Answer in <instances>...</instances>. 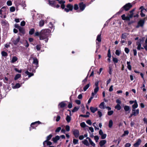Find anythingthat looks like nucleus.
<instances>
[{
  "mask_svg": "<svg viewBox=\"0 0 147 147\" xmlns=\"http://www.w3.org/2000/svg\"><path fill=\"white\" fill-rule=\"evenodd\" d=\"M50 33V30L48 29L42 30L40 32L39 38L40 40H45L47 42L49 39L48 37Z\"/></svg>",
  "mask_w": 147,
  "mask_h": 147,
  "instance_id": "obj_1",
  "label": "nucleus"
},
{
  "mask_svg": "<svg viewBox=\"0 0 147 147\" xmlns=\"http://www.w3.org/2000/svg\"><path fill=\"white\" fill-rule=\"evenodd\" d=\"M136 10V8H134L131 10L130 11L127 13H126L127 16L125 14L122 15L121 17L122 19L123 20L129 21L130 19L133 17L134 14V12Z\"/></svg>",
  "mask_w": 147,
  "mask_h": 147,
  "instance_id": "obj_2",
  "label": "nucleus"
},
{
  "mask_svg": "<svg viewBox=\"0 0 147 147\" xmlns=\"http://www.w3.org/2000/svg\"><path fill=\"white\" fill-rule=\"evenodd\" d=\"M132 7V5L130 3H129L125 4L122 8L119 11L117 12L118 14H120L123 11H127L129 10Z\"/></svg>",
  "mask_w": 147,
  "mask_h": 147,
  "instance_id": "obj_3",
  "label": "nucleus"
},
{
  "mask_svg": "<svg viewBox=\"0 0 147 147\" xmlns=\"http://www.w3.org/2000/svg\"><path fill=\"white\" fill-rule=\"evenodd\" d=\"M145 18H144L143 19L140 20L138 22V25L136 26V28H138L140 27H143L145 23Z\"/></svg>",
  "mask_w": 147,
  "mask_h": 147,
  "instance_id": "obj_4",
  "label": "nucleus"
},
{
  "mask_svg": "<svg viewBox=\"0 0 147 147\" xmlns=\"http://www.w3.org/2000/svg\"><path fill=\"white\" fill-rule=\"evenodd\" d=\"M73 6L70 4H68L66 6L67 8L64 9L65 11L68 12L69 11H72L73 9Z\"/></svg>",
  "mask_w": 147,
  "mask_h": 147,
  "instance_id": "obj_5",
  "label": "nucleus"
},
{
  "mask_svg": "<svg viewBox=\"0 0 147 147\" xmlns=\"http://www.w3.org/2000/svg\"><path fill=\"white\" fill-rule=\"evenodd\" d=\"M6 9L5 7H3L0 9V16L3 18V14H5Z\"/></svg>",
  "mask_w": 147,
  "mask_h": 147,
  "instance_id": "obj_6",
  "label": "nucleus"
},
{
  "mask_svg": "<svg viewBox=\"0 0 147 147\" xmlns=\"http://www.w3.org/2000/svg\"><path fill=\"white\" fill-rule=\"evenodd\" d=\"M20 37L19 36H18V38L14 39V38H12L11 40L13 43L15 45H17L20 41Z\"/></svg>",
  "mask_w": 147,
  "mask_h": 147,
  "instance_id": "obj_7",
  "label": "nucleus"
},
{
  "mask_svg": "<svg viewBox=\"0 0 147 147\" xmlns=\"http://www.w3.org/2000/svg\"><path fill=\"white\" fill-rule=\"evenodd\" d=\"M73 134L75 137H78L80 135L79 131L77 129H75L73 130Z\"/></svg>",
  "mask_w": 147,
  "mask_h": 147,
  "instance_id": "obj_8",
  "label": "nucleus"
},
{
  "mask_svg": "<svg viewBox=\"0 0 147 147\" xmlns=\"http://www.w3.org/2000/svg\"><path fill=\"white\" fill-rule=\"evenodd\" d=\"M99 107L102 109H104L105 108H106L108 109V111L110 110V108L109 107H106L104 106V102H102L100 103L99 105Z\"/></svg>",
  "mask_w": 147,
  "mask_h": 147,
  "instance_id": "obj_9",
  "label": "nucleus"
},
{
  "mask_svg": "<svg viewBox=\"0 0 147 147\" xmlns=\"http://www.w3.org/2000/svg\"><path fill=\"white\" fill-rule=\"evenodd\" d=\"M142 142V141L141 139L140 138L138 139L136 142L134 143L133 146L134 147H138L139 146L140 144Z\"/></svg>",
  "mask_w": 147,
  "mask_h": 147,
  "instance_id": "obj_10",
  "label": "nucleus"
},
{
  "mask_svg": "<svg viewBox=\"0 0 147 147\" xmlns=\"http://www.w3.org/2000/svg\"><path fill=\"white\" fill-rule=\"evenodd\" d=\"M79 5L80 10L82 11H83L86 7L85 4H84L83 2H82L80 3Z\"/></svg>",
  "mask_w": 147,
  "mask_h": 147,
  "instance_id": "obj_11",
  "label": "nucleus"
},
{
  "mask_svg": "<svg viewBox=\"0 0 147 147\" xmlns=\"http://www.w3.org/2000/svg\"><path fill=\"white\" fill-rule=\"evenodd\" d=\"M124 109L125 111L126 114L130 113V108L129 106L127 105L125 106L124 107Z\"/></svg>",
  "mask_w": 147,
  "mask_h": 147,
  "instance_id": "obj_12",
  "label": "nucleus"
},
{
  "mask_svg": "<svg viewBox=\"0 0 147 147\" xmlns=\"http://www.w3.org/2000/svg\"><path fill=\"white\" fill-rule=\"evenodd\" d=\"M33 63L35 64L36 66L35 67V69H36L38 67V61L37 59L36 58H33Z\"/></svg>",
  "mask_w": 147,
  "mask_h": 147,
  "instance_id": "obj_13",
  "label": "nucleus"
},
{
  "mask_svg": "<svg viewBox=\"0 0 147 147\" xmlns=\"http://www.w3.org/2000/svg\"><path fill=\"white\" fill-rule=\"evenodd\" d=\"M46 144L47 146H50L52 144V143L49 141L45 140L43 142V145L44 147L46 146Z\"/></svg>",
  "mask_w": 147,
  "mask_h": 147,
  "instance_id": "obj_14",
  "label": "nucleus"
},
{
  "mask_svg": "<svg viewBox=\"0 0 147 147\" xmlns=\"http://www.w3.org/2000/svg\"><path fill=\"white\" fill-rule=\"evenodd\" d=\"M138 105L136 100H135V102L134 104L132 106V111H134V109L137 108L138 107Z\"/></svg>",
  "mask_w": 147,
  "mask_h": 147,
  "instance_id": "obj_15",
  "label": "nucleus"
},
{
  "mask_svg": "<svg viewBox=\"0 0 147 147\" xmlns=\"http://www.w3.org/2000/svg\"><path fill=\"white\" fill-rule=\"evenodd\" d=\"M99 88H95L94 89V92H92L91 94V95L92 96H94L96 94L97 92L99 90Z\"/></svg>",
  "mask_w": 147,
  "mask_h": 147,
  "instance_id": "obj_16",
  "label": "nucleus"
},
{
  "mask_svg": "<svg viewBox=\"0 0 147 147\" xmlns=\"http://www.w3.org/2000/svg\"><path fill=\"white\" fill-rule=\"evenodd\" d=\"M18 59V58L16 57L13 56L12 57V59L10 61V62L11 63H14Z\"/></svg>",
  "mask_w": 147,
  "mask_h": 147,
  "instance_id": "obj_17",
  "label": "nucleus"
},
{
  "mask_svg": "<svg viewBox=\"0 0 147 147\" xmlns=\"http://www.w3.org/2000/svg\"><path fill=\"white\" fill-rule=\"evenodd\" d=\"M60 139L59 136H57L53 138H52V140L55 143H56L57 141L59 140Z\"/></svg>",
  "mask_w": 147,
  "mask_h": 147,
  "instance_id": "obj_18",
  "label": "nucleus"
},
{
  "mask_svg": "<svg viewBox=\"0 0 147 147\" xmlns=\"http://www.w3.org/2000/svg\"><path fill=\"white\" fill-rule=\"evenodd\" d=\"M90 110L92 112L94 113L98 110V109L96 107L94 108L92 107H91L90 108Z\"/></svg>",
  "mask_w": 147,
  "mask_h": 147,
  "instance_id": "obj_19",
  "label": "nucleus"
},
{
  "mask_svg": "<svg viewBox=\"0 0 147 147\" xmlns=\"http://www.w3.org/2000/svg\"><path fill=\"white\" fill-rule=\"evenodd\" d=\"M82 143L85 145H86L87 146H89L90 144L88 142V141L86 140L85 139L83 141H82Z\"/></svg>",
  "mask_w": 147,
  "mask_h": 147,
  "instance_id": "obj_20",
  "label": "nucleus"
},
{
  "mask_svg": "<svg viewBox=\"0 0 147 147\" xmlns=\"http://www.w3.org/2000/svg\"><path fill=\"white\" fill-rule=\"evenodd\" d=\"M19 30L20 32L22 34H24L25 33V30L23 27H20L19 28Z\"/></svg>",
  "mask_w": 147,
  "mask_h": 147,
  "instance_id": "obj_21",
  "label": "nucleus"
},
{
  "mask_svg": "<svg viewBox=\"0 0 147 147\" xmlns=\"http://www.w3.org/2000/svg\"><path fill=\"white\" fill-rule=\"evenodd\" d=\"M139 110L138 109L136 110V109H134V111H132V113H135V114L134 115V116H136L138 115L139 113Z\"/></svg>",
  "mask_w": 147,
  "mask_h": 147,
  "instance_id": "obj_22",
  "label": "nucleus"
},
{
  "mask_svg": "<svg viewBox=\"0 0 147 147\" xmlns=\"http://www.w3.org/2000/svg\"><path fill=\"white\" fill-rule=\"evenodd\" d=\"M115 108L117 110L119 111L121 109V107L120 105L117 104L116 105L115 107Z\"/></svg>",
  "mask_w": 147,
  "mask_h": 147,
  "instance_id": "obj_23",
  "label": "nucleus"
},
{
  "mask_svg": "<svg viewBox=\"0 0 147 147\" xmlns=\"http://www.w3.org/2000/svg\"><path fill=\"white\" fill-rule=\"evenodd\" d=\"M113 58V62L114 63L115 65H116V64L118 62V59L115 57H113L112 56Z\"/></svg>",
  "mask_w": 147,
  "mask_h": 147,
  "instance_id": "obj_24",
  "label": "nucleus"
},
{
  "mask_svg": "<svg viewBox=\"0 0 147 147\" xmlns=\"http://www.w3.org/2000/svg\"><path fill=\"white\" fill-rule=\"evenodd\" d=\"M60 106L61 108L64 107L65 106V104L63 102L60 103L59 105V106Z\"/></svg>",
  "mask_w": 147,
  "mask_h": 147,
  "instance_id": "obj_25",
  "label": "nucleus"
},
{
  "mask_svg": "<svg viewBox=\"0 0 147 147\" xmlns=\"http://www.w3.org/2000/svg\"><path fill=\"white\" fill-rule=\"evenodd\" d=\"M106 143L105 140H102L99 142L100 145L101 146H103Z\"/></svg>",
  "mask_w": 147,
  "mask_h": 147,
  "instance_id": "obj_26",
  "label": "nucleus"
},
{
  "mask_svg": "<svg viewBox=\"0 0 147 147\" xmlns=\"http://www.w3.org/2000/svg\"><path fill=\"white\" fill-rule=\"evenodd\" d=\"M101 34H98L96 40L99 42H100L101 41Z\"/></svg>",
  "mask_w": 147,
  "mask_h": 147,
  "instance_id": "obj_27",
  "label": "nucleus"
},
{
  "mask_svg": "<svg viewBox=\"0 0 147 147\" xmlns=\"http://www.w3.org/2000/svg\"><path fill=\"white\" fill-rule=\"evenodd\" d=\"M80 125L82 128H84L86 127H89L88 126L86 125L84 122L81 123H80Z\"/></svg>",
  "mask_w": 147,
  "mask_h": 147,
  "instance_id": "obj_28",
  "label": "nucleus"
},
{
  "mask_svg": "<svg viewBox=\"0 0 147 147\" xmlns=\"http://www.w3.org/2000/svg\"><path fill=\"white\" fill-rule=\"evenodd\" d=\"M25 73L28 75L29 77H30L34 75L33 74L29 72L28 71H26L25 72Z\"/></svg>",
  "mask_w": 147,
  "mask_h": 147,
  "instance_id": "obj_29",
  "label": "nucleus"
},
{
  "mask_svg": "<svg viewBox=\"0 0 147 147\" xmlns=\"http://www.w3.org/2000/svg\"><path fill=\"white\" fill-rule=\"evenodd\" d=\"M140 9H141L140 11H143L144 12H146L147 11L146 9L144 8V7L143 6H141L140 8Z\"/></svg>",
  "mask_w": 147,
  "mask_h": 147,
  "instance_id": "obj_30",
  "label": "nucleus"
},
{
  "mask_svg": "<svg viewBox=\"0 0 147 147\" xmlns=\"http://www.w3.org/2000/svg\"><path fill=\"white\" fill-rule=\"evenodd\" d=\"M1 54L2 56L3 57H7L8 55L7 53L4 51H2Z\"/></svg>",
  "mask_w": 147,
  "mask_h": 147,
  "instance_id": "obj_31",
  "label": "nucleus"
},
{
  "mask_svg": "<svg viewBox=\"0 0 147 147\" xmlns=\"http://www.w3.org/2000/svg\"><path fill=\"white\" fill-rule=\"evenodd\" d=\"M45 24V22L43 20H41L39 22V25L40 26H43Z\"/></svg>",
  "mask_w": 147,
  "mask_h": 147,
  "instance_id": "obj_32",
  "label": "nucleus"
},
{
  "mask_svg": "<svg viewBox=\"0 0 147 147\" xmlns=\"http://www.w3.org/2000/svg\"><path fill=\"white\" fill-rule=\"evenodd\" d=\"M21 85L19 83H17L13 87V88L14 89H16L17 88H18Z\"/></svg>",
  "mask_w": 147,
  "mask_h": 147,
  "instance_id": "obj_33",
  "label": "nucleus"
},
{
  "mask_svg": "<svg viewBox=\"0 0 147 147\" xmlns=\"http://www.w3.org/2000/svg\"><path fill=\"white\" fill-rule=\"evenodd\" d=\"M66 119L67 122L68 123H69L70 122V121L71 120V117L69 115H67L66 117Z\"/></svg>",
  "mask_w": 147,
  "mask_h": 147,
  "instance_id": "obj_34",
  "label": "nucleus"
},
{
  "mask_svg": "<svg viewBox=\"0 0 147 147\" xmlns=\"http://www.w3.org/2000/svg\"><path fill=\"white\" fill-rule=\"evenodd\" d=\"M21 77V75L20 74H18L16 75L15 78L14 80H17L18 79L20 78Z\"/></svg>",
  "mask_w": 147,
  "mask_h": 147,
  "instance_id": "obj_35",
  "label": "nucleus"
},
{
  "mask_svg": "<svg viewBox=\"0 0 147 147\" xmlns=\"http://www.w3.org/2000/svg\"><path fill=\"white\" fill-rule=\"evenodd\" d=\"M136 44L138 45L137 48V49L138 50H140L141 49V43L140 42H137Z\"/></svg>",
  "mask_w": 147,
  "mask_h": 147,
  "instance_id": "obj_36",
  "label": "nucleus"
},
{
  "mask_svg": "<svg viewBox=\"0 0 147 147\" xmlns=\"http://www.w3.org/2000/svg\"><path fill=\"white\" fill-rule=\"evenodd\" d=\"M110 49H109L108 50V53L107 54V56L109 57V58L107 59V60L110 62Z\"/></svg>",
  "mask_w": 147,
  "mask_h": 147,
  "instance_id": "obj_37",
  "label": "nucleus"
},
{
  "mask_svg": "<svg viewBox=\"0 0 147 147\" xmlns=\"http://www.w3.org/2000/svg\"><path fill=\"white\" fill-rule=\"evenodd\" d=\"M90 86V84H88L85 86L83 88L84 91H86Z\"/></svg>",
  "mask_w": 147,
  "mask_h": 147,
  "instance_id": "obj_38",
  "label": "nucleus"
},
{
  "mask_svg": "<svg viewBox=\"0 0 147 147\" xmlns=\"http://www.w3.org/2000/svg\"><path fill=\"white\" fill-rule=\"evenodd\" d=\"M35 31V30L34 28H32L30 30L29 32V34L30 35H32L33 34Z\"/></svg>",
  "mask_w": 147,
  "mask_h": 147,
  "instance_id": "obj_39",
  "label": "nucleus"
},
{
  "mask_svg": "<svg viewBox=\"0 0 147 147\" xmlns=\"http://www.w3.org/2000/svg\"><path fill=\"white\" fill-rule=\"evenodd\" d=\"M49 3L50 5L51 6H54V4H55V1H49Z\"/></svg>",
  "mask_w": 147,
  "mask_h": 147,
  "instance_id": "obj_40",
  "label": "nucleus"
},
{
  "mask_svg": "<svg viewBox=\"0 0 147 147\" xmlns=\"http://www.w3.org/2000/svg\"><path fill=\"white\" fill-rule=\"evenodd\" d=\"M89 142L90 144L93 146L95 147V144L94 143L91 139H90V141Z\"/></svg>",
  "mask_w": 147,
  "mask_h": 147,
  "instance_id": "obj_41",
  "label": "nucleus"
},
{
  "mask_svg": "<svg viewBox=\"0 0 147 147\" xmlns=\"http://www.w3.org/2000/svg\"><path fill=\"white\" fill-rule=\"evenodd\" d=\"M52 136H53L51 134L48 136L47 137V140H46L49 141V140L52 137Z\"/></svg>",
  "mask_w": 147,
  "mask_h": 147,
  "instance_id": "obj_42",
  "label": "nucleus"
},
{
  "mask_svg": "<svg viewBox=\"0 0 147 147\" xmlns=\"http://www.w3.org/2000/svg\"><path fill=\"white\" fill-rule=\"evenodd\" d=\"M78 140L74 139L73 141V144H76L78 143Z\"/></svg>",
  "mask_w": 147,
  "mask_h": 147,
  "instance_id": "obj_43",
  "label": "nucleus"
},
{
  "mask_svg": "<svg viewBox=\"0 0 147 147\" xmlns=\"http://www.w3.org/2000/svg\"><path fill=\"white\" fill-rule=\"evenodd\" d=\"M58 1L59 3V4H61V5L64 4V3L65 2V1H63V0L59 1V0H58Z\"/></svg>",
  "mask_w": 147,
  "mask_h": 147,
  "instance_id": "obj_44",
  "label": "nucleus"
},
{
  "mask_svg": "<svg viewBox=\"0 0 147 147\" xmlns=\"http://www.w3.org/2000/svg\"><path fill=\"white\" fill-rule=\"evenodd\" d=\"M79 109V108L78 107H75L74 108V109L72 110V112H74L77 111Z\"/></svg>",
  "mask_w": 147,
  "mask_h": 147,
  "instance_id": "obj_45",
  "label": "nucleus"
},
{
  "mask_svg": "<svg viewBox=\"0 0 147 147\" xmlns=\"http://www.w3.org/2000/svg\"><path fill=\"white\" fill-rule=\"evenodd\" d=\"M126 53L128 54L129 52V49L127 47H125L124 49Z\"/></svg>",
  "mask_w": 147,
  "mask_h": 147,
  "instance_id": "obj_46",
  "label": "nucleus"
},
{
  "mask_svg": "<svg viewBox=\"0 0 147 147\" xmlns=\"http://www.w3.org/2000/svg\"><path fill=\"white\" fill-rule=\"evenodd\" d=\"M120 51L118 50H116L115 51V54L117 56H119L120 53Z\"/></svg>",
  "mask_w": 147,
  "mask_h": 147,
  "instance_id": "obj_47",
  "label": "nucleus"
},
{
  "mask_svg": "<svg viewBox=\"0 0 147 147\" xmlns=\"http://www.w3.org/2000/svg\"><path fill=\"white\" fill-rule=\"evenodd\" d=\"M15 10V8L14 7H11L10 8V11L12 12H14Z\"/></svg>",
  "mask_w": 147,
  "mask_h": 147,
  "instance_id": "obj_48",
  "label": "nucleus"
},
{
  "mask_svg": "<svg viewBox=\"0 0 147 147\" xmlns=\"http://www.w3.org/2000/svg\"><path fill=\"white\" fill-rule=\"evenodd\" d=\"M99 139V137L98 136H94V139L96 142H98Z\"/></svg>",
  "mask_w": 147,
  "mask_h": 147,
  "instance_id": "obj_49",
  "label": "nucleus"
},
{
  "mask_svg": "<svg viewBox=\"0 0 147 147\" xmlns=\"http://www.w3.org/2000/svg\"><path fill=\"white\" fill-rule=\"evenodd\" d=\"M36 48L37 51H40L41 49V46L40 45H37L36 46Z\"/></svg>",
  "mask_w": 147,
  "mask_h": 147,
  "instance_id": "obj_50",
  "label": "nucleus"
},
{
  "mask_svg": "<svg viewBox=\"0 0 147 147\" xmlns=\"http://www.w3.org/2000/svg\"><path fill=\"white\" fill-rule=\"evenodd\" d=\"M131 146V144L129 143H126L125 145V147H130Z\"/></svg>",
  "mask_w": 147,
  "mask_h": 147,
  "instance_id": "obj_51",
  "label": "nucleus"
},
{
  "mask_svg": "<svg viewBox=\"0 0 147 147\" xmlns=\"http://www.w3.org/2000/svg\"><path fill=\"white\" fill-rule=\"evenodd\" d=\"M86 123L90 125H91L92 124V123L90 120H88L86 121Z\"/></svg>",
  "mask_w": 147,
  "mask_h": 147,
  "instance_id": "obj_52",
  "label": "nucleus"
},
{
  "mask_svg": "<svg viewBox=\"0 0 147 147\" xmlns=\"http://www.w3.org/2000/svg\"><path fill=\"white\" fill-rule=\"evenodd\" d=\"M7 22L5 20H3L2 21V24L4 25H6V24H7Z\"/></svg>",
  "mask_w": 147,
  "mask_h": 147,
  "instance_id": "obj_53",
  "label": "nucleus"
},
{
  "mask_svg": "<svg viewBox=\"0 0 147 147\" xmlns=\"http://www.w3.org/2000/svg\"><path fill=\"white\" fill-rule=\"evenodd\" d=\"M61 129V127H59L57 128L55 130V132H58Z\"/></svg>",
  "mask_w": 147,
  "mask_h": 147,
  "instance_id": "obj_54",
  "label": "nucleus"
},
{
  "mask_svg": "<svg viewBox=\"0 0 147 147\" xmlns=\"http://www.w3.org/2000/svg\"><path fill=\"white\" fill-rule=\"evenodd\" d=\"M66 130L67 131H69L70 130V127L69 126L67 125L65 127Z\"/></svg>",
  "mask_w": 147,
  "mask_h": 147,
  "instance_id": "obj_55",
  "label": "nucleus"
},
{
  "mask_svg": "<svg viewBox=\"0 0 147 147\" xmlns=\"http://www.w3.org/2000/svg\"><path fill=\"white\" fill-rule=\"evenodd\" d=\"M98 82L96 81L95 83L94 86H95V88H99L98 86Z\"/></svg>",
  "mask_w": 147,
  "mask_h": 147,
  "instance_id": "obj_56",
  "label": "nucleus"
},
{
  "mask_svg": "<svg viewBox=\"0 0 147 147\" xmlns=\"http://www.w3.org/2000/svg\"><path fill=\"white\" fill-rule=\"evenodd\" d=\"M78 9V5L77 4H75L74 5V9L75 10H77Z\"/></svg>",
  "mask_w": 147,
  "mask_h": 147,
  "instance_id": "obj_57",
  "label": "nucleus"
},
{
  "mask_svg": "<svg viewBox=\"0 0 147 147\" xmlns=\"http://www.w3.org/2000/svg\"><path fill=\"white\" fill-rule=\"evenodd\" d=\"M140 15L142 17H144L145 16V14L144 13L143 11H140Z\"/></svg>",
  "mask_w": 147,
  "mask_h": 147,
  "instance_id": "obj_58",
  "label": "nucleus"
},
{
  "mask_svg": "<svg viewBox=\"0 0 147 147\" xmlns=\"http://www.w3.org/2000/svg\"><path fill=\"white\" fill-rule=\"evenodd\" d=\"M129 131L128 130H126L124 131V133L123 134V136H125L129 134Z\"/></svg>",
  "mask_w": 147,
  "mask_h": 147,
  "instance_id": "obj_59",
  "label": "nucleus"
},
{
  "mask_svg": "<svg viewBox=\"0 0 147 147\" xmlns=\"http://www.w3.org/2000/svg\"><path fill=\"white\" fill-rule=\"evenodd\" d=\"M7 4L8 6H11L12 5V2L10 1H8L7 2Z\"/></svg>",
  "mask_w": 147,
  "mask_h": 147,
  "instance_id": "obj_60",
  "label": "nucleus"
},
{
  "mask_svg": "<svg viewBox=\"0 0 147 147\" xmlns=\"http://www.w3.org/2000/svg\"><path fill=\"white\" fill-rule=\"evenodd\" d=\"M26 23L24 21H22L20 23V25L22 26H24L25 25Z\"/></svg>",
  "mask_w": 147,
  "mask_h": 147,
  "instance_id": "obj_61",
  "label": "nucleus"
},
{
  "mask_svg": "<svg viewBox=\"0 0 147 147\" xmlns=\"http://www.w3.org/2000/svg\"><path fill=\"white\" fill-rule=\"evenodd\" d=\"M101 136V138L102 139H105L106 137V134H103Z\"/></svg>",
  "mask_w": 147,
  "mask_h": 147,
  "instance_id": "obj_62",
  "label": "nucleus"
},
{
  "mask_svg": "<svg viewBox=\"0 0 147 147\" xmlns=\"http://www.w3.org/2000/svg\"><path fill=\"white\" fill-rule=\"evenodd\" d=\"M133 51L134 52V56H136L137 53L136 50V49H133Z\"/></svg>",
  "mask_w": 147,
  "mask_h": 147,
  "instance_id": "obj_63",
  "label": "nucleus"
},
{
  "mask_svg": "<svg viewBox=\"0 0 147 147\" xmlns=\"http://www.w3.org/2000/svg\"><path fill=\"white\" fill-rule=\"evenodd\" d=\"M61 117L60 116L58 115L57 116V118L56 119V121L57 122L59 121Z\"/></svg>",
  "mask_w": 147,
  "mask_h": 147,
  "instance_id": "obj_64",
  "label": "nucleus"
}]
</instances>
